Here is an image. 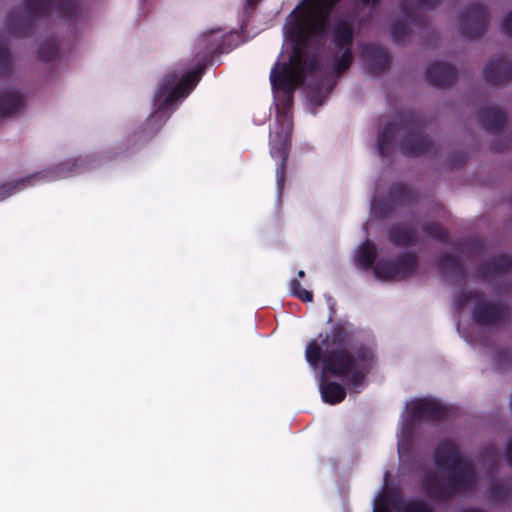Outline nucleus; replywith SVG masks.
I'll return each mask as SVG.
<instances>
[{"instance_id":"nucleus-1","label":"nucleus","mask_w":512,"mask_h":512,"mask_svg":"<svg viewBox=\"0 0 512 512\" xmlns=\"http://www.w3.org/2000/svg\"><path fill=\"white\" fill-rule=\"evenodd\" d=\"M283 51L289 61L276 62L270 72L273 90H296L307 75L320 74L307 85L312 107L322 106L337 84V79L353 62L355 34H284Z\"/></svg>"},{"instance_id":"nucleus-2","label":"nucleus","mask_w":512,"mask_h":512,"mask_svg":"<svg viewBox=\"0 0 512 512\" xmlns=\"http://www.w3.org/2000/svg\"><path fill=\"white\" fill-rule=\"evenodd\" d=\"M350 337L347 325L337 322L322 339L324 349L316 339L306 346V361L313 367L322 363L319 388L323 401L330 405L341 403L346 397V390L340 383L328 381L326 376L348 378L350 385L357 388L363 385L375 360L374 349L367 343L356 342L347 349Z\"/></svg>"},{"instance_id":"nucleus-3","label":"nucleus","mask_w":512,"mask_h":512,"mask_svg":"<svg viewBox=\"0 0 512 512\" xmlns=\"http://www.w3.org/2000/svg\"><path fill=\"white\" fill-rule=\"evenodd\" d=\"M438 469H447L450 474L443 480L436 472H428L422 479L424 492L439 502H449L458 495L473 492L478 486V475L473 464L466 460L451 440H442L434 451Z\"/></svg>"},{"instance_id":"nucleus-4","label":"nucleus","mask_w":512,"mask_h":512,"mask_svg":"<svg viewBox=\"0 0 512 512\" xmlns=\"http://www.w3.org/2000/svg\"><path fill=\"white\" fill-rule=\"evenodd\" d=\"M216 34H201L194 45L195 67L183 72H168L155 93L152 118H167V111L180 98L186 97L198 84L206 67L215 55L222 53V46L214 39Z\"/></svg>"},{"instance_id":"nucleus-5","label":"nucleus","mask_w":512,"mask_h":512,"mask_svg":"<svg viewBox=\"0 0 512 512\" xmlns=\"http://www.w3.org/2000/svg\"><path fill=\"white\" fill-rule=\"evenodd\" d=\"M404 131L399 147L406 156H420L433 149L432 139L425 134V122L415 112H406L399 123H388L377 138V149L382 157L390 154L397 131Z\"/></svg>"},{"instance_id":"nucleus-6","label":"nucleus","mask_w":512,"mask_h":512,"mask_svg":"<svg viewBox=\"0 0 512 512\" xmlns=\"http://www.w3.org/2000/svg\"><path fill=\"white\" fill-rule=\"evenodd\" d=\"M277 98V113L275 127L270 133V154L274 160L279 161L276 167V181L279 190H282L286 177L287 161L291 148L293 132L292 106L295 90H280Z\"/></svg>"},{"instance_id":"nucleus-7","label":"nucleus","mask_w":512,"mask_h":512,"mask_svg":"<svg viewBox=\"0 0 512 512\" xmlns=\"http://www.w3.org/2000/svg\"><path fill=\"white\" fill-rule=\"evenodd\" d=\"M339 0H303L287 17L284 32H353L347 21L328 29L331 13Z\"/></svg>"},{"instance_id":"nucleus-8","label":"nucleus","mask_w":512,"mask_h":512,"mask_svg":"<svg viewBox=\"0 0 512 512\" xmlns=\"http://www.w3.org/2000/svg\"><path fill=\"white\" fill-rule=\"evenodd\" d=\"M25 4V18L11 14L7 32H29L32 23L45 16L55 15L65 21H72L78 13L77 0H25Z\"/></svg>"},{"instance_id":"nucleus-9","label":"nucleus","mask_w":512,"mask_h":512,"mask_svg":"<svg viewBox=\"0 0 512 512\" xmlns=\"http://www.w3.org/2000/svg\"><path fill=\"white\" fill-rule=\"evenodd\" d=\"M509 316L510 312L507 307L484 301L482 298L477 300L472 310V319L480 326L506 322Z\"/></svg>"},{"instance_id":"nucleus-10","label":"nucleus","mask_w":512,"mask_h":512,"mask_svg":"<svg viewBox=\"0 0 512 512\" xmlns=\"http://www.w3.org/2000/svg\"><path fill=\"white\" fill-rule=\"evenodd\" d=\"M488 20L487 8L481 4L472 3L459 16L461 32H485Z\"/></svg>"},{"instance_id":"nucleus-11","label":"nucleus","mask_w":512,"mask_h":512,"mask_svg":"<svg viewBox=\"0 0 512 512\" xmlns=\"http://www.w3.org/2000/svg\"><path fill=\"white\" fill-rule=\"evenodd\" d=\"M483 78L490 85H501L512 80V61L505 56L491 59L483 70Z\"/></svg>"},{"instance_id":"nucleus-12","label":"nucleus","mask_w":512,"mask_h":512,"mask_svg":"<svg viewBox=\"0 0 512 512\" xmlns=\"http://www.w3.org/2000/svg\"><path fill=\"white\" fill-rule=\"evenodd\" d=\"M361 56L369 72L373 75L384 73L390 66V55L381 46L366 44L362 47Z\"/></svg>"},{"instance_id":"nucleus-13","label":"nucleus","mask_w":512,"mask_h":512,"mask_svg":"<svg viewBox=\"0 0 512 512\" xmlns=\"http://www.w3.org/2000/svg\"><path fill=\"white\" fill-rule=\"evenodd\" d=\"M446 415L447 408L434 400L417 399L411 404V417L414 421L422 419L438 421Z\"/></svg>"},{"instance_id":"nucleus-14","label":"nucleus","mask_w":512,"mask_h":512,"mask_svg":"<svg viewBox=\"0 0 512 512\" xmlns=\"http://www.w3.org/2000/svg\"><path fill=\"white\" fill-rule=\"evenodd\" d=\"M426 78L434 87L447 88L455 83L457 72L455 67L450 64L434 62L427 68Z\"/></svg>"},{"instance_id":"nucleus-15","label":"nucleus","mask_w":512,"mask_h":512,"mask_svg":"<svg viewBox=\"0 0 512 512\" xmlns=\"http://www.w3.org/2000/svg\"><path fill=\"white\" fill-rule=\"evenodd\" d=\"M512 269V258L506 254L494 256L477 268V276L483 281L509 272Z\"/></svg>"},{"instance_id":"nucleus-16","label":"nucleus","mask_w":512,"mask_h":512,"mask_svg":"<svg viewBox=\"0 0 512 512\" xmlns=\"http://www.w3.org/2000/svg\"><path fill=\"white\" fill-rule=\"evenodd\" d=\"M506 118L503 110L493 106H486L478 112L479 123L490 132L501 131L506 124Z\"/></svg>"},{"instance_id":"nucleus-17","label":"nucleus","mask_w":512,"mask_h":512,"mask_svg":"<svg viewBox=\"0 0 512 512\" xmlns=\"http://www.w3.org/2000/svg\"><path fill=\"white\" fill-rule=\"evenodd\" d=\"M389 241L396 247H408L418 241L416 230L407 225H395L388 231Z\"/></svg>"},{"instance_id":"nucleus-18","label":"nucleus","mask_w":512,"mask_h":512,"mask_svg":"<svg viewBox=\"0 0 512 512\" xmlns=\"http://www.w3.org/2000/svg\"><path fill=\"white\" fill-rule=\"evenodd\" d=\"M394 262L397 280H405L416 273L419 258L414 252H407L397 256Z\"/></svg>"},{"instance_id":"nucleus-19","label":"nucleus","mask_w":512,"mask_h":512,"mask_svg":"<svg viewBox=\"0 0 512 512\" xmlns=\"http://www.w3.org/2000/svg\"><path fill=\"white\" fill-rule=\"evenodd\" d=\"M25 99L18 91H5L0 94V116H9L24 107Z\"/></svg>"},{"instance_id":"nucleus-20","label":"nucleus","mask_w":512,"mask_h":512,"mask_svg":"<svg viewBox=\"0 0 512 512\" xmlns=\"http://www.w3.org/2000/svg\"><path fill=\"white\" fill-rule=\"evenodd\" d=\"M438 270L442 275H453L460 281L466 279V273L460 260L456 256L448 253L439 256Z\"/></svg>"},{"instance_id":"nucleus-21","label":"nucleus","mask_w":512,"mask_h":512,"mask_svg":"<svg viewBox=\"0 0 512 512\" xmlns=\"http://www.w3.org/2000/svg\"><path fill=\"white\" fill-rule=\"evenodd\" d=\"M487 496L494 504H505L512 497V487L502 479L492 480L487 487Z\"/></svg>"},{"instance_id":"nucleus-22","label":"nucleus","mask_w":512,"mask_h":512,"mask_svg":"<svg viewBox=\"0 0 512 512\" xmlns=\"http://www.w3.org/2000/svg\"><path fill=\"white\" fill-rule=\"evenodd\" d=\"M377 249L374 243L365 241L359 248L356 255V264L364 270L373 269L376 264Z\"/></svg>"},{"instance_id":"nucleus-23","label":"nucleus","mask_w":512,"mask_h":512,"mask_svg":"<svg viewBox=\"0 0 512 512\" xmlns=\"http://www.w3.org/2000/svg\"><path fill=\"white\" fill-rule=\"evenodd\" d=\"M389 199L394 204H407L415 199L414 191L405 183H394L389 187Z\"/></svg>"},{"instance_id":"nucleus-24","label":"nucleus","mask_w":512,"mask_h":512,"mask_svg":"<svg viewBox=\"0 0 512 512\" xmlns=\"http://www.w3.org/2000/svg\"><path fill=\"white\" fill-rule=\"evenodd\" d=\"M60 53V47L55 37H47L39 44L37 57L43 62H51L57 58Z\"/></svg>"},{"instance_id":"nucleus-25","label":"nucleus","mask_w":512,"mask_h":512,"mask_svg":"<svg viewBox=\"0 0 512 512\" xmlns=\"http://www.w3.org/2000/svg\"><path fill=\"white\" fill-rule=\"evenodd\" d=\"M373 273L376 278L384 281L397 280L396 267L394 260L380 259L373 267Z\"/></svg>"},{"instance_id":"nucleus-26","label":"nucleus","mask_w":512,"mask_h":512,"mask_svg":"<svg viewBox=\"0 0 512 512\" xmlns=\"http://www.w3.org/2000/svg\"><path fill=\"white\" fill-rule=\"evenodd\" d=\"M3 34H0L2 36ZM13 69L12 54L7 43L0 38V76H7Z\"/></svg>"},{"instance_id":"nucleus-27","label":"nucleus","mask_w":512,"mask_h":512,"mask_svg":"<svg viewBox=\"0 0 512 512\" xmlns=\"http://www.w3.org/2000/svg\"><path fill=\"white\" fill-rule=\"evenodd\" d=\"M422 230L428 237L442 244H447L449 242L448 232L436 223H425Z\"/></svg>"},{"instance_id":"nucleus-28","label":"nucleus","mask_w":512,"mask_h":512,"mask_svg":"<svg viewBox=\"0 0 512 512\" xmlns=\"http://www.w3.org/2000/svg\"><path fill=\"white\" fill-rule=\"evenodd\" d=\"M481 298L482 294L477 290L461 291L456 295L454 304L457 310H462L470 301L475 300L477 302Z\"/></svg>"},{"instance_id":"nucleus-29","label":"nucleus","mask_w":512,"mask_h":512,"mask_svg":"<svg viewBox=\"0 0 512 512\" xmlns=\"http://www.w3.org/2000/svg\"><path fill=\"white\" fill-rule=\"evenodd\" d=\"M289 289L292 296L297 297L303 302H311L313 300V293L302 288L300 281L296 278L290 281Z\"/></svg>"},{"instance_id":"nucleus-30","label":"nucleus","mask_w":512,"mask_h":512,"mask_svg":"<svg viewBox=\"0 0 512 512\" xmlns=\"http://www.w3.org/2000/svg\"><path fill=\"white\" fill-rule=\"evenodd\" d=\"M401 512H434V510L424 500L414 499L408 501Z\"/></svg>"},{"instance_id":"nucleus-31","label":"nucleus","mask_w":512,"mask_h":512,"mask_svg":"<svg viewBox=\"0 0 512 512\" xmlns=\"http://www.w3.org/2000/svg\"><path fill=\"white\" fill-rule=\"evenodd\" d=\"M373 511L391 512V500L389 496L385 494L379 496L374 503Z\"/></svg>"},{"instance_id":"nucleus-32","label":"nucleus","mask_w":512,"mask_h":512,"mask_svg":"<svg viewBox=\"0 0 512 512\" xmlns=\"http://www.w3.org/2000/svg\"><path fill=\"white\" fill-rule=\"evenodd\" d=\"M75 166H76L75 162H73V163H70V162L62 163L59 166H57L54 170L50 171L49 173H55L57 175H64V171L66 169L69 170V171H72L73 168H75Z\"/></svg>"},{"instance_id":"nucleus-33","label":"nucleus","mask_w":512,"mask_h":512,"mask_svg":"<svg viewBox=\"0 0 512 512\" xmlns=\"http://www.w3.org/2000/svg\"><path fill=\"white\" fill-rule=\"evenodd\" d=\"M504 458L507 464L512 467V438L509 439L506 443V447L504 450Z\"/></svg>"},{"instance_id":"nucleus-34","label":"nucleus","mask_w":512,"mask_h":512,"mask_svg":"<svg viewBox=\"0 0 512 512\" xmlns=\"http://www.w3.org/2000/svg\"><path fill=\"white\" fill-rule=\"evenodd\" d=\"M502 32H512V10L507 14L502 22Z\"/></svg>"},{"instance_id":"nucleus-35","label":"nucleus","mask_w":512,"mask_h":512,"mask_svg":"<svg viewBox=\"0 0 512 512\" xmlns=\"http://www.w3.org/2000/svg\"><path fill=\"white\" fill-rule=\"evenodd\" d=\"M466 155L464 153H456L451 158L452 165L461 166L466 162Z\"/></svg>"},{"instance_id":"nucleus-36","label":"nucleus","mask_w":512,"mask_h":512,"mask_svg":"<svg viewBox=\"0 0 512 512\" xmlns=\"http://www.w3.org/2000/svg\"><path fill=\"white\" fill-rule=\"evenodd\" d=\"M440 0H417L418 4L423 8H430L436 5Z\"/></svg>"},{"instance_id":"nucleus-37","label":"nucleus","mask_w":512,"mask_h":512,"mask_svg":"<svg viewBox=\"0 0 512 512\" xmlns=\"http://www.w3.org/2000/svg\"><path fill=\"white\" fill-rule=\"evenodd\" d=\"M411 34H391L392 42L394 44H401L407 36H410Z\"/></svg>"},{"instance_id":"nucleus-38","label":"nucleus","mask_w":512,"mask_h":512,"mask_svg":"<svg viewBox=\"0 0 512 512\" xmlns=\"http://www.w3.org/2000/svg\"><path fill=\"white\" fill-rule=\"evenodd\" d=\"M412 29H413V27L410 24H405L401 28H396V27L393 28L391 32H395V33H398V32H411Z\"/></svg>"},{"instance_id":"nucleus-39","label":"nucleus","mask_w":512,"mask_h":512,"mask_svg":"<svg viewBox=\"0 0 512 512\" xmlns=\"http://www.w3.org/2000/svg\"><path fill=\"white\" fill-rule=\"evenodd\" d=\"M461 512H486L483 508L478 506H469L461 510Z\"/></svg>"},{"instance_id":"nucleus-40","label":"nucleus","mask_w":512,"mask_h":512,"mask_svg":"<svg viewBox=\"0 0 512 512\" xmlns=\"http://www.w3.org/2000/svg\"><path fill=\"white\" fill-rule=\"evenodd\" d=\"M259 0H247V8L249 9H253L255 7V5L258 3Z\"/></svg>"},{"instance_id":"nucleus-41","label":"nucleus","mask_w":512,"mask_h":512,"mask_svg":"<svg viewBox=\"0 0 512 512\" xmlns=\"http://www.w3.org/2000/svg\"><path fill=\"white\" fill-rule=\"evenodd\" d=\"M362 4L364 5H374L376 4L379 0H359Z\"/></svg>"},{"instance_id":"nucleus-42","label":"nucleus","mask_w":512,"mask_h":512,"mask_svg":"<svg viewBox=\"0 0 512 512\" xmlns=\"http://www.w3.org/2000/svg\"><path fill=\"white\" fill-rule=\"evenodd\" d=\"M39 176H40V173H37V174H35V175H33V176H30V177H28V178H26V179H22V180L20 181V184L24 185V183H25V182H30V180H31L32 178L39 177Z\"/></svg>"},{"instance_id":"nucleus-43","label":"nucleus","mask_w":512,"mask_h":512,"mask_svg":"<svg viewBox=\"0 0 512 512\" xmlns=\"http://www.w3.org/2000/svg\"><path fill=\"white\" fill-rule=\"evenodd\" d=\"M462 36H464L466 39L468 40H472L475 38V36H478L479 34H472V33H469V34H461Z\"/></svg>"},{"instance_id":"nucleus-44","label":"nucleus","mask_w":512,"mask_h":512,"mask_svg":"<svg viewBox=\"0 0 512 512\" xmlns=\"http://www.w3.org/2000/svg\"><path fill=\"white\" fill-rule=\"evenodd\" d=\"M383 210V216H388V214L390 213V208H386V206L382 209Z\"/></svg>"},{"instance_id":"nucleus-45","label":"nucleus","mask_w":512,"mask_h":512,"mask_svg":"<svg viewBox=\"0 0 512 512\" xmlns=\"http://www.w3.org/2000/svg\"><path fill=\"white\" fill-rule=\"evenodd\" d=\"M297 275H298L299 278H304L305 277V272L303 270H299Z\"/></svg>"},{"instance_id":"nucleus-46","label":"nucleus","mask_w":512,"mask_h":512,"mask_svg":"<svg viewBox=\"0 0 512 512\" xmlns=\"http://www.w3.org/2000/svg\"><path fill=\"white\" fill-rule=\"evenodd\" d=\"M494 149L497 151V152H500L502 150H504L505 148L504 147H497L496 145L494 146Z\"/></svg>"},{"instance_id":"nucleus-47","label":"nucleus","mask_w":512,"mask_h":512,"mask_svg":"<svg viewBox=\"0 0 512 512\" xmlns=\"http://www.w3.org/2000/svg\"><path fill=\"white\" fill-rule=\"evenodd\" d=\"M207 32H211V33L220 32V29H211V30H208Z\"/></svg>"},{"instance_id":"nucleus-48","label":"nucleus","mask_w":512,"mask_h":512,"mask_svg":"<svg viewBox=\"0 0 512 512\" xmlns=\"http://www.w3.org/2000/svg\"><path fill=\"white\" fill-rule=\"evenodd\" d=\"M509 358L512 359V353L509 354Z\"/></svg>"}]
</instances>
